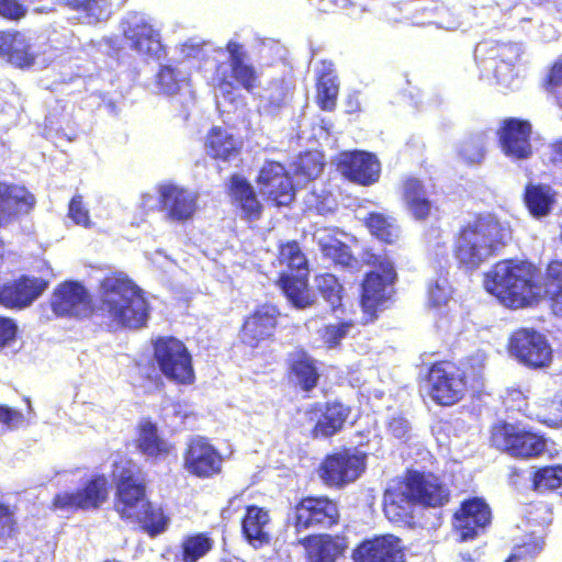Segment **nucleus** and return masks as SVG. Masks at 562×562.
<instances>
[{"instance_id":"obj_10","label":"nucleus","mask_w":562,"mask_h":562,"mask_svg":"<svg viewBox=\"0 0 562 562\" xmlns=\"http://www.w3.org/2000/svg\"><path fill=\"white\" fill-rule=\"evenodd\" d=\"M493 446L516 458H532L544 452L547 441L519 425L498 424L492 429Z\"/></svg>"},{"instance_id":"obj_61","label":"nucleus","mask_w":562,"mask_h":562,"mask_svg":"<svg viewBox=\"0 0 562 562\" xmlns=\"http://www.w3.org/2000/svg\"><path fill=\"white\" fill-rule=\"evenodd\" d=\"M26 13V8L18 0H0V15L11 20H19Z\"/></svg>"},{"instance_id":"obj_44","label":"nucleus","mask_w":562,"mask_h":562,"mask_svg":"<svg viewBox=\"0 0 562 562\" xmlns=\"http://www.w3.org/2000/svg\"><path fill=\"white\" fill-rule=\"evenodd\" d=\"M530 418L550 426L562 425V389L550 401L541 400L536 412H530Z\"/></svg>"},{"instance_id":"obj_64","label":"nucleus","mask_w":562,"mask_h":562,"mask_svg":"<svg viewBox=\"0 0 562 562\" xmlns=\"http://www.w3.org/2000/svg\"><path fill=\"white\" fill-rule=\"evenodd\" d=\"M562 83V63H557L553 65L549 77L548 85L553 89L559 87Z\"/></svg>"},{"instance_id":"obj_12","label":"nucleus","mask_w":562,"mask_h":562,"mask_svg":"<svg viewBox=\"0 0 562 562\" xmlns=\"http://www.w3.org/2000/svg\"><path fill=\"white\" fill-rule=\"evenodd\" d=\"M155 359L166 378L181 384L193 382L191 356L178 339L159 338L155 344Z\"/></svg>"},{"instance_id":"obj_6","label":"nucleus","mask_w":562,"mask_h":562,"mask_svg":"<svg viewBox=\"0 0 562 562\" xmlns=\"http://www.w3.org/2000/svg\"><path fill=\"white\" fill-rule=\"evenodd\" d=\"M364 260L374 268L366 274L361 291V306L368 322L391 299L396 272L393 262L384 255L368 254Z\"/></svg>"},{"instance_id":"obj_8","label":"nucleus","mask_w":562,"mask_h":562,"mask_svg":"<svg viewBox=\"0 0 562 562\" xmlns=\"http://www.w3.org/2000/svg\"><path fill=\"white\" fill-rule=\"evenodd\" d=\"M281 266L289 271H282L279 279V286L296 308H305L312 301L307 291V259L295 241L282 245L279 254Z\"/></svg>"},{"instance_id":"obj_16","label":"nucleus","mask_w":562,"mask_h":562,"mask_svg":"<svg viewBox=\"0 0 562 562\" xmlns=\"http://www.w3.org/2000/svg\"><path fill=\"white\" fill-rule=\"evenodd\" d=\"M551 521L552 512L548 505L532 506L528 512L527 524L535 528L525 536L521 544L514 547L506 562H532L544 548L546 528Z\"/></svg>"},{"instance_id":"obj_4","label":"nucleus","mask_w":562,"mask_h":562,"mask_svg":"<svg viewBox=\"0 0 562 562\" xmlns=\"http://www.w3.org/2000/svg\"><path fill=\"white\" fill-rule=\"evenodd\" d=\"M100 315L116 326L139 328L148 317L147 302L138 289L124 274L105 277L99 291Z\"/></svg>"},{"instance_id":"obj_53","label":"nucleus","mask_w":562,"mask_h":562,"mask_svg":"<svg viewBox=\"0 0 562 562\" xmlns=\"http://www.w3.org/2000/svg\"><path fill=\"white\" fill-rule=\"evenodd\" d=\"M184 78H179V71L171 66L161 67L157 75V86L166 94H175L179 91Z\"/></svg>"},{"instance_id":"obj_23","label":"nucleus","mask_w":562,"mask_h":562,"mask_svg":"<svg viewBox=\"0 0 562 562\" xmlns=\"http://www.w3.org/2000/svg\"><path fill=\"white\" fill-rule=\"evenodd\" d=\"M338 170L349 180L368 186L378 181L380 162L376 157L366 151H346L340 154Z\"/></svg>"},{"instance_id":"obj_17","label":"nucleus","mask_w":562,"mask_h":562,"mask_svg":"<svg viewBox=\"0 0 562 562\" xmlns=\"http://www.w3.org/2000/svg\"><path fill=\"white\" fill-rule=\"evenodd\" d=\"M108 493L106 477L104 475H97L76 492L58 493L54 497L53 507L64 512L95 509L105 502Z\"/></svg>"},{"instance_id":"obj_35","label":"nucleus","mask_w":562,"mask_h":562,"mask_svg":"<svg viewBox=\"0 0 562 562\" xmlns=\"http://www.w3.org/2000/svg\"><path fill=\"white\" fill-rule=\"evenodd\" d=\"M337 231L329 227L317 228L314 233V240L317 243L323 255L335 263L349 267L352 262V256L349 248L336 236Z\"/></svg>"},{"instance_id":"obj_26","label":"nucleus","mask_w":562,"mask_h":562,"mask_svg":"<svg viewBox=\"0 0 562 562\" xmlns=\"http://www.w3.org/2000/svg\"><path fill=\"white\" fill-rule=\"evenodd\" d=\"M279 314L274 305L266 304L258 307L244 323L240 334L243 342L250 347H257L260 341L270 338Z\"/></svg>"},{"instance_id":"obj_24","label":"nucleus","mask_w":562,"mask_h":562,"mask_svg":"<svg viewBox=\"0 0 562 562\" xmlns=\"http://www.w3.org/2000/svg\"><path fill=\"white\" fill-rule=\"evenodd\" d=\"M531 126L528 122L509 119L498 132L503 153L515 160L527 159L531 155Z\"/></svg>"},{"instance_id":"obj_39","label":"nucleus","mask_w":562,"mask_h":562,"mask_svg":"<svg viewBox=\"0 0 562 562\" xmlns=\"http://www.w3.org/2000/svg\"><path fill=\"white\" fill-rule=\"evenodd\" d=\"M137 447L148 457L167 456L171 448L166 440L158 436L156 425L148 420L139 424Z\"/></svg>"},{"instance_id":"obj_22","label":"nucleus","mask_w":562,"mask_h":562,"mask_svg":"<svg viewBox=\"0 0 562 562\" xmlns=\"http://www.w3.org/2000/svg\"><path fill=\"white\" fill-rule=\"evenodd\" d=\"M260 193L277 205H288L293 200L294 187L284 167L274 161L263 165L258 176Z\"/></svg>"},{"instance_id":"obj_58","label":"nucleus","mask_w":562,"mask_h":562,"mask_svg":"<svg viewBox=\"0 0 562 562\" xmlns=\"http://www.w3.org/2000/svg\"><path fill=\"white\" fill-rule=\"evenodd\" d=\"M16 532L15 512L0 503V540L11 538Z\"/></svg>"},{"instance_id":"obj_27","label":"nucleus","mask_w":562,"mask_h":562,"mask_svg":"<svg viewBox=\"0 0 562 562\" xmlns=\"http://www.w3.org/2000/svg\"><path fill=\"white\" fill-rule=\"evenodd\" d=\"M356 562H403L404 554L400 540L383 536L363 541L353 552Z\"/></svg>"},{"instance_id":"obj_55","label":"nucleus","mask_w":562,"mask_h":562,"mask_svg":"<svg viewBox=\"0 0 562 562\" xmlns=\"http://www.w3.org/2000/svg\"><path fill=\"white\" fill-rule=\"evenodd\" d=\"M352 327V323L344 322L335 325H327L319 330L323 342L329 347H336L344 339Z\"/></svg>"},{"instance_id":"obj_25","label":"nucleus","mask_w":562,"mask_h":562,"mask_svg":"<svg viewBox=\"0 0 562 562\" xmlns=\"http://www.w3.org/2000/svg\"><path fill=\"white\" fill-rule=\"evenodd\" d=\"M47 288L40 278L22 277L8 282L0 289V304L9 308H25Z\"/></svg>"},{"instance_id":"obj_56","label":"nucleus","mask_w":562,"mask_h":562,"mask_svg":"<svg viewBox=\"0 0 562 562\" xmlns=\"http://www.w3.org/2000/svg\"><path fill=\"white\" fill-rule=\"evenodd\" d=\"M451 286L446 278H438L428 288V300L432 306H441L451 299Z\"/></svg>"},{"instance_id":"obj_33","label":"nucleus","mask_w":562,"mask_h":562,"mask_svg":"<svg viewBox=\"0 0 562 562\" xmlns=\"http://www.w3.org/2000/svg\"><path fill=\"white\" fill-rule=\"evenodd\" d=\"M240 147L241 142L226 128L213 127L206 136V153L216 160L229 161L235 159Z\"/></svg>"},{"instance_id":"obj_31","label":"nucleus","mask_w":562,"mask_h":562,"mask_svg":"<svg viewBox=\"0 0 562 562\" xmlns=\"http://www.w3.org/2000/svg\"><path fill=\"white\" fill-rule=\"evenodd\" d=\"M34 203V196L25 188L0 183V225L8 224L21 213H27Z\"/></svg>"},{"instance_id":"obj_28","label":"nucleus","mask_w":562,"mask_h":562,"mask_svg":"<svg viewBox=\"0 0 562 562\" xmlns=\"http://www.w3.org/2000/svg\"><path fill=\"white\" fill-rule=\"evenodd\" d=\"M52 308L59 316H81L89 311L86 289L77 282H66L55 290Z\"/></svg>"},{"instance_id":"obj_32","label":"nucleus","mask_w":562,"mask_h":562,"mask_svg":"<svg viewBox=\"0 0 562 562\" xmlns=\"http://www.w3.org/2000/svg\"><path fill=\"white\" fill-rule=\"evenodd\" d=\"M310 415L311 420L317 418L313 429L314 437L327 438L342 428L349 415V408L341 403H330L326 405L325 411L323 408L313 409Z\"/></svg>"},{"instance_id":"obj_54","label":"nucleus","mask_w":562,"mask_h":562,"mask_svg":"<svg viewBox=\"0 0 562 562\" xmlns=\"http://www.w3.org/2000/svg\"><path fill=\"white\" fill-rule=\"evenodd\" d=\"M322 170L323 164L316 153H307L301 156L296 162V172L307 180L315 179Z\"/></svg>"},{"instance_id":"obj_51","label":"nucleus","mask_w":562,"mask_h":562,"mask_svg":"<svg viewBox=\"0 0 562 562\" xmlns=\"http://www.w3.org/2000/svg\"><path fill=\"white\" fill-rule=\"evenodd\" d=\"M337 94V80H333L329 77H325L318 80L317 102L323 110L330 111L335 108Z\"/></svg>"},{"instance_id":"obj_29","label":"nucleus","mask_w":562,"mask_h":562,"mask_svg":"<svg viewBox=\"0 0 562 562\" xmlns=\"http://www.w3.org/2000/svg\"><path fill=\"white\" fill-rule=\"evenodd\" d=\"M0 56L15 67L35 65L31 37L21 32H0Z\"/></svg>"},{"instance_id":"obj_42","label":"nucleus","mask_w":562,"mask_h":562,"mask_svg":"<svg viewBox=\"0 0 562 562\" xmlns=\"http://www.w3.org/2000/svg\"><path fill=\"white\" fill-rule=\"evenodd\" d=\"M231 191L235 200H237L243 211L249 217H256L260 213V203L258 202L252 187L239 176L232 177Z\"/></svg>"},{"instance_id":"obj_1","label":"nucleus","mask_w":562,"mask_h":562,"mask_svg":"<svg viewBox=\"0 0 562 562\" xmlns=\"http://www.w3.org/2000/svg\"><path fill=\"white\" fill-rule=\"evenodd\" d=\"M485 290L503 305L521 308L548 296L555 314H562V261H552L543 282L536 268L525 261L497 262L484 278Z\"/></svg>"},{"instance_id":"obj_30","label":"nucleus","mask_w":562,"mask_h":562,"mask_svg":"<svg viewBox=\"0 0 562 562\" xmlns=\"http://www.w3.org/2000/svg\"><path fill=\"white\" fill-rule=\"evenodd\" d=\"M243 535L254 548L268 544L272 535L270 514L265 508L248 506L241 521Z\"/></svg>"},{"instance_id":"obj_59","label":"nucleus","mask_w":562,"mask_h":562,"mask_svg":"<svg viewBox=\"0 0 562 562\" xmlns=\"http://www.w3.org/2000/svg\"><path fill=\"white\" fill-rule=\"evenodd\" d=\"M305 204L308 209H315L319 214H326L334 210L335 202L330 195L321 196L311 192L305 198Z\"/></svg>"},{"instance_id":"obj_50","label":"nucleus","mask_w":562,"mask_h":562,"mask_svg":"<svg viewBox=\"0 0 562 562\" xmlns=\"http://www.w3.org/2000/svg\"><path fill=\"white\" fill-rule=\"evenodd\" d=\"M529 390H521L519 387L506 389L503 398V404L507 411L519 412L530 418V412H536L528 404Z\"/></svg>"},{"instance_id":"obj_48","label":"nucleus","mask_w":562,"mask_h":562,"mask_svg":"<svg viewBox=\"0 0 562 562\" xmlns=\"http://www.w3.org/2000/svg\"><path fill=\"white\" fill-rule=\"evenodd\" d=\"M367 225L370 232L382 241L392 244L398 238V227L393 218L382 214H371Z\"/></svg>"},{"instance_id":"obj_49","label":"nucleus","mask_w":562,"mask_h":562,"mask_svg":"<svg viewBox=\"0 0 562 562\" xmlns=\"http://www.w3.org/2000/svg\"><path fill=\"white\" fill-rule=\"evenodd\" d=\"M212 540L204 533L188 537L182 542V557L184 562H196L212 548Z\"/></svg>"},{"instance_id":"obj_3","label":"nucleus","mask_w":562,"mask_h":562,"mask_svg":"<svg viewBox=\"0 0 562 562\" xmlns=\"http://www.w3.org/2000/svg\"><path fill=\"white\" fill-rule=\"evenodd\" d=\"M512 237L506 223L492 214H482L470 221L460 232L454 255L460 266L477 269L494 256Z\"/></svg>"},{"instance_id":"obj_62","label":"nucleus","mask_w":562,"mask_h":562,"mask_svg":"<svg viewBox=\"0 0 562 562\" xmlns=\"http://www.w3.org/2000/svg\"><path fill=\"white\" fill-rule=\"evenodd\" d=\"M387 429L390 434L401 440H406L409 438V424L403 417H393L390 419Z\"/></svg>"},{"instance_id":"obj_7","label":"nucleus","mask_w":562,"mask_h":562,"mask_svg":"<svg viewBox=\"0 0 562 562\" xmlns=\"http://www.w3.org/2000/svg\"><path fill=\"white\" fill-rule=\"evenodd\" d=\"M521 47L515 43H497L485 41L480 43L474 52L481 77L495 79L504 87H510L514 81V64L519 59Z\"/></svg>"},{"instance_id":"obj_41","label":"nucleus","mask_w":562,"mask_h":562,"mask_svg":"<svg viewBox=\"0 0 562 562\" xmlns=\"http://www.w3.org/2000/svg\"><path fill=\"white\" fill-rule=\"evenodd\" d=\"M525 202L532 216L543 217L551 211L554 203V192L549 186H528Z\"/></svg>"},{"instance_id":"obj_5","label":"nucleus","mask_w":562,"mask_h":562,"mask_svg":"<svg viewBox=\"0 0 562 562\" xmlns=\"http://www.w3.org/2000/svg\"><path fill=\"white\" fill-rule=\"evenodd\" d=\"M115 481L114 509L124 520L138 518L147 506L145 479L138 465L131 460L114 463Z\"/></svg>"},{"instance_id":"obj_40","label":"nucleus","mask_w":562,"mask_h":562,"mask_svg":"<svg viewBox=\"0 0 562 562\" xmlns=\"http://www.w3.org/2000/svg\"><path fill=\"white\" fill-rule=\"evenodd\" d=\"M415 501L409 496L406 484L398 488L385 491L383 505L384 513L390 520H401L411 515V507Z\"/></svg>"},{"instance_id":"obj_46","label":"nucleus","mask_w":562,"mask_h":562,"mask_svg":"<svg viewBox=\"0 0 562 562\" xmlns=\"http://www.w3.org/2000/svg\"><path fill=\"white\" fill-rule=\"evenodd\" d=\"M315 284L324 300L328 302L333 311H336L342 300V285L338 279L334 274L324 273L316 277Z\"/></svg>"},{"instance_id":"obj_47","label":"nucleus","mask_w":562,"mask_h":562,"mask_svg":"<svg viewBox=\"0 0 562 562\" xmlns=\"http://www.w3.org/2000/svg\"><path fill=\"white\" fill-rule=\"evenodd\" d=\"M142 512V515L138 518H133L131 522L139 524L151 536L166 530L168 518L159 507H155L148 502Z\"/></svg>"},{"instance_id":"obj_19","label":"nucleus","mask_w":562,"mask_h":562,"mask_svg":"<svg viewBox=\"0 0 562 562\" xmlns=\"http://www.w3.org/2000/svg\"><path fill=\"white\" fill-rule=\"evenodd\" d=\"M491 522V510L480 498L462 503L453 517V529L460 541H468L483 533Z\"/></svg>"},{"instance_id":"obj_14","label":"nucleus","mask_w":562,"mask_h":562,"mask_svg":"<svg viewBox=\"0 0 562 562\" xmlns=\"http://www.w3.org/2000/svg\"><path fill=\"white\" fill-rule=\"evenodd\" d=\"M509 355L529 368H544L552 359V349L546 337L535 329L520 328L509 340Z\"/></svg>"},{"instance_id":"obj_21","label":"nucleus","mask_w":562,"mask_h":562,"mask_svg":"<svg viewBox=\"0 0 562 562\" xmlns=\"http://www.w3.org/2000/svg\"><path fill=\"white\" fill-rule=\"evenodd\" d=\"M406 490L415 503L425 506H442L449 498L447 486L432 473L408 471Z\"/></svg>"},{"instance_id":"obj_15","label":"nucleus","mask_w":562,"mask_h":562,"mask_svg":"<svg viewBox=\"0 0 562 562\" xmlns=\"http://www.w3.org/2000/svg\"><path fill=\"white\" fill-rule=\"evenodd\" d=\"M428 382L431 398L441 405H452L460 401L467 387L463 371L450 362L434 364Z\"/></svg>"},{"instance_id":"obj_43","label":"nucleus","mask_w":562,"mask_h":562,"mask_svg":"<svg viewBox=\"0 0 562 562\" xmlns=\"http://www.w3.org/2000/svg\"><path fill=\"white\" fill-rule=\"evenodd\" d=\"M68 4L85 15L88 24L102 22L111 15V3L109 0H68Z\"/></svg>"},{"instance_id":"obj_57","label":"nucleus","mask_w":562,"mask_h":562,"mask_svg":"<svg viewBox=\"0 0 562 562\" xmlns=\"http://www.w3.org/2000/svg\"><path fill=\"white\" fill-rule=\"evenodd\" d=\"M68 216L72 222L77 225L83 226L86 228L91 227L92 222L89 216V211L82 202V196L75 195L68 207Z\"/></svg>"},{"instance_id":"obj_38","label":"nucleus","mask_w":562,"mask_h":562,"mask_svg":"<svg viewBox=\"0 0 562 562\" xmlns=\"http://www.w3.org/2000/svg\"><path fill=\"white\" fill-rule=\"evenodd\" d=\"M304 542L308 562H334L340 553L339 544L329 536L305 537Z\"/></svg>"},{"instance_id":"obj_60","label":"nucleus","mask_w":562,"mask_h":562,"mask_svg":"<svg viewBox=\"0 0 562 562\" xmlns=\"http://www.w3.org/2000/svg\"><path fill=\"white\" fill-rule=\"evenodd\" d=\"M23 423L21 413L0 406V435L10 428H15Z\"/></svg>"},{"instance_id":"obj_37","label":"nucleus","mask_w":562,"mask_h":562,"mask_svg":"<svg viewBox=\"0 0 562 562\" xmlns=\"http://www.w3.org/2000/svg\"><path fill=\"white\" fill-rule=\"evenodd\" d=\"M290 86L283 79L270 81L259 95V108L269 115H274L286 106Z\"/></svg>"},{"instance_id":"obj_9","label":"nucleus","mask_w":562,"mask_h":562,"mask_svg":"<svg viewBox=\"0 0 562 562\" xmlns=\"http://www.w3.org/2000/svg\"><path fill=\"white\" fill-rule=\"evenodd\" d=\"M126 45L143 56L160 58L162 45L160 33L151 19L142 12H127L120 24Z\"/></svg>"},{"instance_id":"obj_52","label":"nucleus","mask_w":562,"mask_h":562,"mask_svg":"<svg viewBox=\"0 0 562 562\" xmlns=\"http://www.w3.org/2000/svg\"><path fill=\"white\" fill-rule=\"evenodd\" d=\"M484 145L481 136L465 139L459 147V156L468 164H479L485 155Z\"/></svg>"},{"instance_id":"obj_20","label":"nucleus","mask_w":562,"mask_h":562,"mask_svg":"<svg viewBox=\"0 0 562 562\" xmlns=\"http://www.w3.org/2000/svg\"><path fill=\"white\" fill-rule=\"evenodd\" d=\"M363 453L344 451L326 458L322 467V479L330 485H344L357 480L364 469Z\"/></svg>"},{"instance_id":"obj_34","label":"nucleus","mask_w":562,"mask_h":562,"mask_svg":"<svg viewBox=\"0 0 562 562\" xmlns=\"http://www.w3.org/2000/svg\"><path fill=\"white\" fill-rule=\"evenodd\" d=\"M403 202L406 211L415 220H426L432 210V204L423 183L415 178H409L403 183Z\"/></svg>"},{"instance_id":"obj_63","label":"nucleus","mask_w":562,"mask_h":562,"mask_svg":"<svg viewBox=\"0 0 562 562\" xmlns=\"http://www.w3.org/2000/svg\"><path fill=\"white\" fill-rule=\"evenodd\" d=\"M16 330L18 326L12 319L0 316V348L14 339Z\"/></svg>"},{"instance_id":"obj_36","label":"nucleus","mask_w":562,"mask_h":562,"mask_svg":"<svg viewBox=\"0 0 562 562\" xmlns=\"http://www.w3.org/2000/svg\"><path fill=\"white\" fill-rule=\"evenodd\" d=\"M290 375L303 391H311L318 382L319 373L314 360L303 350L289 356Z\"/></svg>"},{"instance_id":"obj_18","label":"nucleus","mask_w":562,"mask_h":562,"mask_svg":"<svg viewBox=\"0 0 562 562\" xmlns=\"http://www.w3.org/2000/svg\"><path fill=\"white\" fill-rule=\"evenodd\" d=\"M223 458L217 449L204 438H192L184 453L186 470L198 477L210 479L222 471Z\"/></svg>"},{"instance_id":"obj_11","label":"nucleus","mask_w":562,"mask_h":562,"mask_svg":"<svg viewBox=\"0 0 562 562\" xmlns=\"http://www.w3.org/2000/svg\"><path fill=\"white\" fill-rule=\"evenodd\" d=\"M159 211L165 221L172 224H184L191 221L198 212L199 195L191 189L173 182H162L156 186Z\"/></svg>"},{"instance_id":"obj_13","label":"nucleus","mask_w":562,"mask_h":562,"mask_svg":"<svg viewBox=\"0 0 562 562\" xmlns=\"http://www.w3.org/2000/svg\"><path fill=\"white\" fill-rule=\"evenodd\" d=\"M338 518L337 504L327 497H305L289 516L297 535L310 528H329Z\"/></svg>"},{"instance_id":"obj_2","label":"nucleus","mask_w":562,"mask_h":562,"mask_svg":"<svg viewBox=\"0 0 562 562\" xmlns=\"http://www.w3.org/2000/svg\"><path fill=\"white\" fill-rule=\"evenodd\" d=\"M186 59L204 60L214 54L215 69L213 82L222 93H231L235 85L252 92L259 82V74L251 64L246 47L229 40L225 47L213 48L210 43L189 40L181 46Z\"/></svg>"},{"instance_id":"obj_45","label":"nucleus","mask_w":562,"mask_h":562,"mask_svg":"<svg viewBox=\"0 0 562 562\" xmlns=\"http://www.w3.org/2000/svg\"><path fill=\"white\" fill-rule=\"evenodd\" d=\"M532 488L538 493L559 491L562 494V467H544L536 471Z\"/></svg>"}]
</instances>
